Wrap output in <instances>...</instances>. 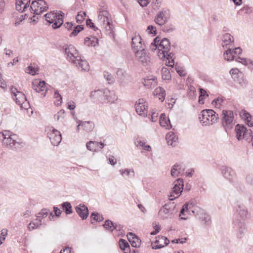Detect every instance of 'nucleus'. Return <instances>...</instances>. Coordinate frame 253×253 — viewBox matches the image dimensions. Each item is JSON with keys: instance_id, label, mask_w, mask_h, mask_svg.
Returning <instances> with one entry per match:
<instances>
[{"instance_id": "nucleus-1", "label": "nucleus", "mask_w": 253, "mask_h": 253, "mask_svg": "<svg viewBox=\"0 0 253 253\" xmlns=\"http://www.w3.org/2000/svg\"><path fill=\"white\" fill-rule=\"evenodd\" d=\"M90 97L94 101L101 103H113L118 98L114 92L108 89L92 91Z\"/></svg>"}, {"instance_id": "nucleus-2", "label": "nucleus", "mask_w": 253, "mask_h": 253, "mask_svg": "<svg viewBox=\"0 0 253 253\" xmlns=\"http://www.w3.org/2000/svg\"><path fill=\"white\" fill-rule=\"evenodd\" d=\"M64 13L61 11L50 12L46 13L44 16L46 21L49 23H52V27L53 29L59 28L63 23V18Z\"/></svg>"}, {"instance_id": "nucleus-3", "label": "nucleus", "mask_w": 253, "mask_h": 253, "mask_svg": "<svg viewBox=\"0 0 253 253\" xmlns=\"http://www.w3.org/2000/svg\"><path fill=\"white\" fill-rule=\"evenodd\" d=\"M218 118V114L212 110H204L201 111L199 117L201 123L205 126L215 123Z\"/></svg>"}, {"instance_id": "nucleus-4", "label": "nucleus", "mask_w": 253, "mask_h": 253, "mask_svg": "<svg viewBox=\"0 0 253 253\" xmlns=\"http://www.w3.org/2000/svg\"><path fill=\"white\" fill-rule=\"evenodd\" d=\"M11 93L13 94L16 103L21 108L27 109L29 106V103L27 102L25 94L22 92L17 91L16 88H11Z\"/></svg>"}, {"instance_id": "nucleus-5", "label": "nucleus", "mask_w": 253, "mask_h": 253, "mask_svg": "<svg viewBox=\"0 0 253 253\" xmlns=\"http://www.w3.org/2000/svg\"><path fill=\"white\" fill-rule=\"evenodd\" d=\"M173 187L170 193V201L178 198L181 194L183 189V180L181 178H178L173 182Z\"/></svg>"}, {"instance_id": "nucleus-6", "label": "nucleus", "mask_w": 253, "mask_h": 253, "mask_svg": "<svg viewBox=\"0 0 253 253\" xmlns=\"http://www.w3.org/2000/svg\"><path fill=\"white\" fill-rule=\"evenodd\" d=\"M30 8L36 15H40L48 9V5L43 0H34L32 2Z\"/></svg>"}, {"instance_id": "nucleus-7", "label": "nucleus", "mask_w": 253, "mask_h": 253, "mask_svg": "<svg viewBox=\"0 0 253 253\" xmlns=\"http://www.w3.org/2000/svg\"><path fill=\"white\" fill-rule=\"evenodd\" d=\"M106 8L103 6L102 8L99 10L98 15V21L99 23L103 25V26L107 30H110L111 29L110 22L109 20V13L106 9Z\"/></svg>"}, {"instance_id": "nucleus-8", "label": "nucleus", "mask_w": 253, "mask_h": 253, "mask_svg": "<svg viewBox=\"0 0 253 253\" xmlns=\"http://www.w3.org/2000/svg\"><path fill=\"white\" fill-rule=\"evenodd\" d=\"M174 208L170 204H165L159 210L158 216L162 219H170L173 217Z\"/></svg>"}, {"instance_id": "nucleus-9", "label": "nucleus", "mask_w": 253, "mask_h": 253, "mask_svg": "<svg viewBox=\"0 0 253 253\" xmlns=\"http://www.w3.org/2000/svg\"><path fill=\"white\" fill-rule=\"evenodd\" d=\"M169 17V10L167 8H163L156 15L155 17V22L157 24L160 26H162L168 21Z\"/></svg>"}, {"instance_id": "nucleus-10", "label": "nucleus", "mask_w": 253, "mask_h": 253, "mask_svg": "<svg viewBox=\"0 0 253 253\" xmlns=\"http://www.w3.org/2000/svg\"><path fill=\"white\" fill-rule=\"evenodd\" d=\"M136 113L140 116L144 117L148 116V105L143 98L138 99L135 104Z\"/></svg>"}, {"instance_id": "nucleus-11", "label": "nucleus", "mask_w": 253, "mask_h": 253, "mask_svg": "<svg viewBox=\"0 0 253 253\" xmlns=\"http://www.w3.org/2000/svg\"><path fill=\"white\" fill-rule=\"evenodd\" d=\"M65 54L66 55L67 59L70 62L73 63V60L79 59L78 57L80 55L78 51L72 45H67L63 47Z\"/></svg>"}, {"instance_id": "nucleus-12", "label": "nucleus", "mask_w": 253, "mask_h": 253, "mask_svg": "<svg viewBox=\"0 0 253 253\" xmlns=\"http://www.w3.org/2000/svg\"><path fill=\"white\" fill-rule=\"evenodd\" d=\"M233 228L236 232V237L239 239L243 238L247 231L244 221L239 219L234 220Z\"/></svg>"}, {"instance_id": "nucleus-13", "label": "nucleus", "mask_w": 253, "mask_h": 253, "mask_svg": "<svg viewBox=\"0 0 253 253\" xmlns=\"http://www.w3.org/2000/svg\"><path fill=\"white\" fill-rule=\"evenodd\" d=\"M220 170L223 176L231 182H234L237 180V176L234 170L230 167L222 166Z\"/></svg>"}, {"instance_id": "nucleus-14", "label": "nucleus", "mask_w": 253, "mask_h": 253, "mask_svg": "<svg viewBox=\"0 0 253 253\" xmlns=\"http://www.w3.org/2000/svg\"><path fill=\"white\" fill-rule=\"evenodd\" d=\"M224 52L223 54L225 60H227V61L235 60L236 61L245 65H246L248 63L249 60L246 58H240V57H238V58H236L235 55L233 54L232 48L229 47Z\"/></svg>"}, {"instance_id": "nucleus-15", "label": "nucleus", "mask_w": 253, "mask_h": 253, "mask_svg": "<svg viewBox=\"0 0 253 253\" xmlns=\"http://www.w3.org/2000/svg\"><path fill=\"white\" fill-rule=\"evenodd\" d=\"M131 46L134 52L145 48V45L142 43V39L138 34H135L132 38Z\"/></svg>"}, {"instance_id": "nucleus-16", "label": "nucleus", "mask_w": 253, "mask_h": 253, "mask_svg": "<svg viewBox=\"0 0 253 253\" xmlns=\"http://www.w3.org/2000/svg\"><path fill=\"white\" fill-rule=\"evenodd\" d=\"M185 170V166L182 163H176L171 168L170 174L173 177L182 175Z\"/></svg>"}, {"instance_id": "nucleus-17", "label": "nucleus", "mask_w": 253, "mask_h": 253, "mask_svg": "<svg viewBox=\"0 0 253 253\" xmlns=\"http://www.w3.org/2000/svg\"><path fill=\"white\" fill-rule=\"evenodd\" d=\"M33 88L38 92H43L42 95L43 97L46 95L47 92V87L46 83L44 81H41L40 80H36L33 82Z\"/></svg>"}, {"instance_id": "nucleus-18", "label": "nucleus", "mask_w": 253, "mask_h": 253, "mask_svg": "<svg viewBox=\"0 0 253 253\" xmlns=\"http://www.w3.org/2000/svg\"><path fill=\"white\" fill-rule=\"evenodd\" d=\"M249 216V214L246 207L243 204H239L236 208V215L235 219H238L240 217L241 221H244Z\"/></svg>"}, {"instance_id": "nucleus-19", "label": "nucleus", "mask_w": 253, "mask_h": 253, "mask_svg": "<svg viewBox=\"0 0 253 253\" xmlns=\"http://www.w3.org/2000/svg\"><path fill=\"white\" fill-rule=\"evenodd\" d=\"M135 56L137 60L144 65H146L150 62V57L147 54L145 48H143L141 50L134 52Z\"/></svg>"}, {"instance_id": "nucleus-20", "label": "nucleus", "mask_w": 253, "mask_h": 253, "mask_svg": "<svg viewBox=\"0 0 253 253\" xmlns=\"http://www.w3.org/2000/svg\"><path fill=\"white\" fill-rule=\"evenodd\" d=\"M222 124L224 126L231 125L233 121V113L232 111L223 110Z\"/></svg>"}, {"instance_id": "nucleus-21", "label": "nucleus", "mask_w": 253, "mask_h": 253, "mask_svg": "<svg viewBox=\"0 0 253 253\" xmlns=\"http://www.w3.org/2000/svg\"><path fill=\"white\" fill-rule=\"evenodd\" d=\"M78 58L73 60L72 63L75 65L79 69L82 71H88L89 70V65L88 62L83 59L80 55L78 57Z\"/></svg>"}, {"instance_id": "nucleus-22", "label": "nucleus", "mask_w": 253, "mask_h": 253, "mask_svg": "<svg viewBox=\"0 0 253 253\" xmlns=\"http://www.w3.org/2000/svg\"><path fill=\"white\" fill-rule=\"evenodd\" d=\"M76 212L80 217L83 219H85L88 215V210L87 207L84 205L80 204L75 208Z\"/></svg>"}, {"instance_id": "nucleus-23", "label": "nucleus", "mask_w": 253, "mask_h": 253, "mask_svg": "<svg viewBox=\"0 0 253 253\" xmlns=\"http://www.w3.org/2000/svg\"><path fill=\"white\" fill-rule=\"evenodd\" d=\"M48 137L49 138L50 142H61L62 136L60 131L55 129L48 133Z\"/></svg>"}, {"instance_id": "nucleus-24", "label": "nucleus", "mask_w": 253, "mask_h": 253, "mask_svg": "<svg viewBox=\"0 0 253 253\" xmlns=\"http://www.w3.org/2000/svg\"><path fill=\"white\" fill-rule=\"evenodd\" d=\"M222 46L227 48L231 47L233 45L234 38L230 34L226 33L222 36Z\"/></svg>"}, {"instance_id": "nucleus-25", "label": "nucleus", "mask_w": 253, "mask_h": 253, "mask_svg": "<svg viewBox=\"0 0 253 253\" xmlns=\"http://www.w3.org/2000/svg\"><path fill=\"white\" fill-rule=\"evenodd\" d=\"M30 0H16L15 7L17 11L21 12L25 11L29 7Z\"/></svg>"}, {"instance_id": "nucleus-26", "label": "nucleus", "mask_w": 253, "mask_h": 253, "mask_svg": "<svg viewBox=\"0 0 253 253\" xmlns=\"http://www.w3.org/2000/svg\"><path fill=\"white\" fill-rule=\"evenodd\" d=\"M188 204H190V206H189V208H190L189 212L191 211L197 218L201 215L204 212L203 209L195 205L193 202H188Z\"/></svg>"}, {"instance_id": "nucleus-27", "label": "nucleus", "mask_w": 253, "mask_h": 253, "mask_svg": "<svg viewBox=\"0 0 253 253\" xmlns=\"http://www.w3.org/2000/svg\"><path fill=\"white\" fill-rule=\"evenodd\" d=\"M127 238L132 247L137 248L140 245V240L133 233L129 232L127 235Z\"/></svg>"}, {"instance_id": "nucleus-28", "label": "nucleus", "mask_w": 253, "mask_h": 253, "mask_svg": "<svg viewBox=\"0 0 253 253\" xmlns=\"http://www.w3.org/2000/svg\"><path fill=\"white\" fill-rule=\"evenodd\" d=\"M161 126L166 127L167 129H170L172 127V126L170 123V120L168 119L165 114H161L159 120Z\"/></svg>"}, {"instance_id": "nucleus-29", "label": "nucleus", "mask_w": 253, "mask_h": 253, "mask_svg": "<svg viewBox=\"0 0 253 253\" xmlns=\"http://www.w3.org/2000/svg\"><path fill=\"white\" fill-rule=\"evenodd\" d=\"M157 84V79L155 77L146 79L143 83L144 85L148 89H152L155 87Z\"/></svg>"}, {"instance_id": "nucleus-30", "label": "nucleus", "mask_w": 253, "mask_h": 253, "mask_svg": "<svg viewBox=\"0 0 253 253\" xmlns=\"http://www.w3.org/2000/svg\"><path fill=\"white\" fill-rule=\"evenodd\" d=\"M241 116L243 119L246 122L249 126H253V118L252 115L245 110L243 111L241 113Z\"/></svg>"}, {"instance_id": "nucleus-31", "label": "nucleus", "mask_w": 253, "mask_h": 253, "mask_svg": "<svg viewBox=\"0 0 253 253\" xmlns=\"http://www.w3.org/2000/svg\"><path fill=\"white\" fill-rule=\"evenodd\" d=\"M104 143H86L87 149L93 152L100 150L104 147Z\"/></svg>"}, {"instance_id": "nucleus-32", "label": "nucleus", "mask_w": 253, "mask_h": 253, "mask_svg": "<svg viewBox=\"0 0 253 253\" xmlns=\"http://www.w3.org/2000/svg\"><path fill=\"white\" fill-rule=\"evenodd\" d=\"M155 96L159 98V99L163 102L165 98L166 92L164 88L161 87L156 88L153 92Z\"/></svg>"}, {"instance_id": "nucleus-33", "label": "nucleus", "mask_w": 253, "mask_h": 253, "mask_svg": "<svg viewBox=\"0 0 253 253\" xmlns=\"http://www.w3.org/2000/svg\"><path fill=\"white\" fill-rule=\"evenodd\" d=\"M159 48L164 49L165 52H169L170 49V42L167 38H163L160 41Z\"/></svg>"}, {"instance_id": "nucleus-34", "label": "nucleus", "mask_w": 253, "mask_h": 253, "mask_svg": "<svg viewBox=\"0 0 253 253\" xmlns=\"http://www.w3.org/2000/svg\"><path fill=\"white\" fill-rule=\"evenodd\" d=\"M119 244L120 249L124 252V253H130V247L126 240L121 239L119 240Z\"/></svg>"}, {"instance_id": "nucleus-35", "label": "nucleus", "mask_w": 253, "mask_h": 253, "mask_svg": "<svg viewBox=\"0 0 253 253\" xmlns=\"http://www.w3.org/2000/svg\"><path fill=\"white\" fill-rule=\"evenodd\" d=\"M98 43L96 37H86L84 39V44L88 46H95Z\"/></svg>"}, {"instance_id": "nucleus-36", "label": "nucleus", "mask_w": 253, "mask_h": 253, "mask_svg": "<svg viewBox=\"0 0 253 253\" xmlns=\"http://www.w3.org/2000/svg\"><path fill=\"white\" fill-rule=\"evenodd\" d=\"M174 54L171 52L169 51L166 54V65L172 68L174 65Z\"/></svg>"}, {"instance_id": "nucleus-37", "label": "nucleus", "mask_w": 253, "mask_h": 253, "mask_svg": "<svg viewBox=\"0 0 253 253\" xmlns=\"http://www.w3.org/2000/svg\"><path fill=\"white\" fill-rule=\"evenodd\" d=\"M82 127L84 131L90 132L93 129L94 124L93 122L90 121L84 122L82 123Z\"/></svg>"}, {"instance_id": "nucleus-38", "label": "nucleus", "mask_w": 253, "mask_h": 253, "mask_svg": "<svg viewBox=\"0 0 253 253\" xmlns=\"http://www.w3.org/2000/svg\"><path fill=\"white\" fill-rule=\"evenodd\" d=\"M11 132L9 130H4L2 132H0V139L3 142H8Z\"/></svg>"}, {"instance_id": "nucleus-39", "label": "nucleus", "mask_w": 253, "mask_h": 253, "mask_svg": "<svg viewBox=\"0 0 253 253\" xmlns=\"http://www.w3.org/2000/svg\"><path fill=\"white\" fill-rule=\"evenodd\" d=\"M189 206H190V204H188V203H185L182 206V208L180 210L179 214V217L181 219L185 220L187 219V217H185L184 212L185 211L189 212L190 208H189Z\"/></svg>"}, {"instance_id": "nucleus-40", "label": "nucleus", "mask_w": 253, "mask_h": 253, "mask_svg": "<svg viewBox=\"0 0 253 253\" xmlns=\"http://www.w3.org/2000/svg\"><path fill=\"white\" fill-rule=\"evenodd\" d=\"M167 142H176L178 140V137L173 132H169L166 136Z\"/></svg>"}, {"instance_id": "nucleus-41", "label": "nucleus", "mask_w": 253, "mask_h": 253, "mask_svg": "<svg viewBox=\"0 0 253 253\" xmlns=\"http://www.w3.org/2000/svg\"><path fill=\"white\" fill-rule=\"evenodd\" d=\"M162 78L164 80H169L171 78L170 72L166 67H163L161 70Z\"/></svg>"}, {"instance_id": "nucleus-42", "label": "nucleus", "mask_w": 253, "mask_h": 253, "mask_svg": "<svg viewBox=\"0 0 253 253\" xmlns=\"http://www.w3.org/2000/svg\"><path fill=\"white\" fill-rule=\"evenodd\" d=\"M198 218L203 221H204L205 224L206 225H208L211 223L210 216L205 212H204Z\"/></svg>"}, {"instance_id": "nucleus-43", "label": "nucleus", "mask_w": 253, "mask_h": 253, "mask_svg": "<svg viewBox=\"0 0 253 253\" xmlns=\"http://www.w3.org/2000/svg\"><path fill=\"white\" fill-rule=\"evenodd\" d=\"M62 206L63 208L65 210V212L67 214H71L72 213L73 211L72 210V206L69 202H64L62 204Z\"/></svg>"}, {"instance_id": "nucleus-44", "label": "nucleus", "mask_w": 253, "mask_h": 253, "mask_svg": "<svg viewBox=\"0 0 253 253\" xmlns=\"http://www.w3.org/2000/svg\"><path fill=\"white\" fill-rule=\"evenodd\" d=\"M42 224V221L41 219L37 218L36 221L31 222L28 225V228L30 230H33L38 228Z\"/></svg>"}, {"instance_id": "nucleus-45", "label": "nucleus", "mask_w": 253, "mask_h": 253, "mask_svg": "<svg viewBox=\"0 0 253 253\" xmlns=\"http://www.w3.org/2000/svg\"><path fill=\"white\" fill-rule=\"evenodd\" d=\"M65 111L64 110H60L54 115V119L56 121H62L65 118Z\"/></svg>"}, {"instance_id": "nucleus-46", "label": "nucleus", "mask_w": 253, "mask_h": 253, "mask_svg": "<svg viewBox=\"0 0 253 253\" xmlns=\"http://www.w3.org/2000/svg\"><path fill=\"white\" fill-rule=\"evenodd\" d=\"M84 27L83 25H77V26L74 27V30L72 31V32L70 34V36L72 37L77 36L78 34L81 31H82Z\"/></svg>"}, {"instance_id": "nucleus-47", "label": "nucleus", "mask_w": 253, "mask_h": 253, "mask_svg": "<svg viewBox=\"0 0 253 253\" xmlns=\"http://www.w3.org/2000/svg\"><path fill=\"white\" fill-rule=\"evenodd\" d=\"M54 96L55 98V100L54 101L55 104L57 106L60 105L62 103V98L57 90L54 91Z\"/></svg>"}, {"instance_id": "nucleus-48", "label": "nucleus", "mask_w": 253, "mask_h": 253, "mask_svg": "<svg viewBox=\"0 0 253 253\" xmlns=\"http://www.w3.org/2000/svg\"><path fill=\"white\" fill-rule=\"evenodd\" d=\"M160 240H161L162 241L164 242V245H157L156 246H155V247H153V249H161V248H163V247H164L165 246L168 245L169 243V241L168 239V238L165 236H161L160 238Z\"/></svg>"}, {"instance_id": "nucleus-49", "label": "nucleus", "mask_w": 253, "mask_h": 253, "mask_svg": "<svg viewBox=\"0 0 253 253\" xmlns=\"http://www.w3.org/2000/svg\"><path fill=\"white\" fill-rule=\"evenodd\" d=\"M86 16V13L84 12L80 11L76 16V21L78 23H81L84 19V17Z\"/></svg>"}, {"instance_id": "nucleus-50", "label": "nucleus", "mask_w": 253, "mask_h": 253, "mask_svg": "<svg viewBox=\"0 0 253 253\" xmlns=\"http://www.w3.org/2000/svg\"><path fill=\"white\" fill-rule=\"evenodd\" d=\"M224 101V99L223 97H218L212 101V104L215 105V106L217 107H219L222 105Z\"/></svg>"}, {"instance_id": "nucleus-51", "label": "nucleus", "mask_w": 253, "mask_h": 253, "mask_svg": "<svg viewBox=\"0 0 253 253\" xmlns=\"http://www.w3.org/2000/svg\"><path fill=\"white\" fill-rule=\"evenodd\" d=\"M169 52H165L164 51V49L162 48H158L157 50V53L159 57L161 59H163L166 58V54H167Z\"/></svg>"}, {"instance_id": "nucleus-52", "label": "nucleus", "mask_w": 253, "mask_h": 253, "mask_svg": "<svg viewBox=\"0 0 253 253\" xmlns=\"http://www.w3.org/2000/svg\"><path fill=\"white\" fill-rule=\"evenodd\" d=\"M239 70L237 68L232 69L230 71V74L234 81L236 80L237 77H239Z\"/></svg>"}, {"instance_id": "nucleus-53", "label": "nucleus", "mask_w": 253, "mask_h": 253, "mask_svg": "<svg viewBox=\"0 0 253 253\" xmlns=\"http://www.w3.org/2000/svg\"><path fill=\"white\" fill-rule=\"evenodd\" d=\"M49 213V210L47 209H42L41 212L38 213V215L37 216V218L40 219V218H42L43 217H46Z\"/></svg>"}, {"instance_id": "nucleus-54", "label": "nucleus", "mask_w": 253, "mask_h": 253, "mask_svg": "<svg viewBox=\"0 0 253 253\" xmlns=\"http://www.w3.org/2000/svg\"><path fill=\"white\" fill-rule=\"evenodd\" d=\"M104 77L109 84L113 83L115 81L113 76L107 72H104Z\"/></svg>"}, {"instance_id": "nucleus-55", "label": "nucleus", "mask_w": 253, "mask_h": 253, "mask_svg": "<svg viewBox=\"0 0 253 253\" xmlns=\"http://www.w3.org/2000/svg\"><path fill=\"white\" fill-rule=\"evenodd\" d=\"M113 225H114V223L109 220H106L105 222V223L103 225L104 227L106 229H107L111 231H113V229H111V228H113L114 227Z\"/></svg>"}, {"instance_id": "nucleus-56", "label": "nucleus", "mask_w": 253, "mask_h": 253, "mask_svg": "<svg viewBox=\"0 0 253 253\" xmlns=\"http://www.w3.org/2000/svg\"><path fill=\"white\" fill-rule=\"evenodd\" d=\"M26 73L31 74L32 75H35L37 74H38V70L36 69L35 67L32 66H29L26 69Z\"/></svg>"}, {"instance_id": "nucleus-57", "label": "nucleus", "mask_w": 253, "mask_h": 253, "mask_svg": "<svg viewBox=\"0 0 253 253\" xmlns=\"http://www.w3.org/2000/svg\"><path fill=\"white\" fill-rule=\"evenodd\" d=\"M91 218H93V220L98 222L101 221L103 219V218L102 215L96 212H92L91 213Z\"/></svg>"}, {"instance_id": "nucleus-58", "label": "nucleus", "mask_w": 253, "mask_h": 253, "mask_svg": "<svg viewBox=\"0 0 253 253\" xmlns=\"http://www.w3.org/2000/svg\"><path fill=\"white\" fill-rule=\"evenodd\" d=\"M114 227L111 228V229L116 230L117 231L119 232V233L123 234L124 231L123 229V226L117 223H114Z\"/></svg>"}, {"instance_id": "nucleus-59", "label": "nucleus", "mask_w": 253, "mask_h": 253, "mask_svg": "<svg viewBox=\"0 0 253 253\" xmlns=\"http://www.w3.org/2000/svg\"><path fill=\"white\" fill-rule=\"evenodd\" d=\"M147 30L149 34H152L153 36L156 35V28L155 26L150 25L147 27Z\"/></svg>"}, {"instance_id": "nucleus-60", "label": "nucleus", "mask_w": 253, "mask_h": 253, "mask_svg": "<svg viewBox=\"0 0 253 253\" xmlns=\"http://www.w3.org/2000/svg\"><path fill=\"white\" fill-rule=\"evenodd\" d=\"M175 68L176 72L179 74L180 76L184 77L185 76L186 73L182 68L177 66L176 65Z\"/></svg>"}, {"instance_id": "nucleus-61", "label": "nucleus", "mask_w": 253, "mask_h": 253, "mask_svg": "<svg viewBox=\"0 0 253 253\" xmlns=\"http://www.w3.org/2000/svg\"><path fill=\"white\" fill-rule=\"evenodd\" d=\"M235 82H237L241 87H245L247 85L246 82L242 78H239V77H237Z\"/></svg>"}, {"instance_id": "nucleus-62", "label": "nucleus", "mask_w": 253, "mask_h": 253, "mask_svg": "<svg viewBox=\"0 0 253 253\" xmlns=\"http://www.w3.org/2000/svg\"><path fill=\"white\" fill-rule=\"evenodd\" d=\"M124 72L121 69H118L116 72V75L118 79L121 80H124Z\"/></svg>"}, {"instance_id": "nucleus-63", "label": "nucleus", "mask_w": 253, "mask_h": 253, "mask_svg": "<svg viewBox=\"0 0 253 253\" xmlns=\"http://www.w3.org/2000/svg\"><path fill=\"white\" fill-rule=\"evenodd\" d=\"M148 116H150V119L152 122H155L158 120V113L156 112H152L151 114H148Z\"/></svg>"}, {"instance_id": "nucleus-64", "label": "nucleus", "mask_w": 253, "mask_h": 253, "mask_svg": "<svg viewBox=\"0 0 253 253\" xmlns=\"http://www.w3.org/2000/svg\"><path fill=\"white\" fill-rule=\"evenodd\" d=\"M232 51L233 52V54L235 55L236 58H238L237 56L238 55L241 54L242 49L240 47H236L232 49Z\"/></svg>"}]
</instances>
